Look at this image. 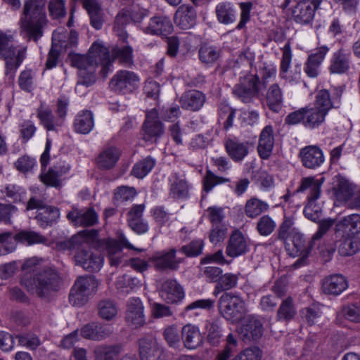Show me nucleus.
Here are the masks:
<instances>
[{
	"instance_id": "nucleus-18",
	"label": "nucleus",
	"mask_w": 360,
	"mask_h": 360,
	"mask_svg": "<svg viewBox=\"0 0 360 360\" xmlns=\"http://www.w3.org/2000/svg\"><path fill=\"white\" fill-rule=\"evenodd\" d=\"M302 165L310 169L319 167L325 160L322 150L317 146L310 145L302 148L299 153Z\"/></svg>"
},
{
	"instance_id": "nucleus-12",
	"label": "nucleus",
	"mask_w": 360,
	"mask_h": 360,
	"mask_svg": "<svg viewBox=\"0 0 360 360\" xmlns=\"http://www.w3.org/2000/svg\"><path fill=\"white\" fill-rule=\"evenodd\" d=\"M139 355L141 360H165L164 349L157 340L148 336L139 340Z\"/></svg>"
},
{
	"instance_id": "nucleus-36",
	"label": "nucleus",
	"mask_w": 360,
	"mask_h": 360,
	"mask_svg": "<svg viewBox=\"0 0 360 360\" xmlns=\"http://www.w3.org/2000/svg\"><path fill=\"white\" fill-rule=\"evenodd\" d=\"M120 151L116 147H107L104 148L97 158L96 162L99 168L110 169L112 168L118 161Z\"/></svg>"
},
{
	"instance_id": "nucleus-8",
	"label": "nucleus",
	"mask_w": 360,
	"mask_h": 360,
	"mask_svg": "<svg viewBox=\"0 0 360 360\" xmlns=\"http://www.w3.org/2000/svg\"><path fill=\"white\" fill-rule=\"evenodd\" d=\"M265 89V82H261L257 75L247 73L240 77L238 83L234 86L232 91L242 102L248 103L254 98L259 97Z\"/></svg>"
},
{
	"instance_id": "nucleus-3",
	"label": "nucleus",
	"mask_w": 360,
	"mask_h": 360,
	"mask_svg": "<svg viewBox=\"0 0 360 360\" xmlns=\"http://www.w3.org/2000/svg\"><path fill=\"white\" fill-rule=\"evenodd\" d=\"M60 276L56 269L44 267L40 271L25 273L21 278V285L32 295L44 298L60 288Z\"/></svg>"
},
{
	"instance_id": "nucleus-24",
	"label": "nucleus",
	"mask_w": 360,
	"mask_h": 360,
	"mask_svg": "<svg viewBox=\"0 0 360 360\" xmlns=\"http://www.w3.org/2000/svg\"><path fill=\"white\" fill-rule=\"evenodd\" d=\"M141 29L148 34L167 35L172 32L173 25L169 18L161 15L151 18L148 25Z\"/></svg>"
},
{
	"instance_id": "nucleus-1",
	"label": "nucleus",
	"mask_w": 360,
	"mask_h": 360,
	"mask_svg": "<svg viewBox=\"0 0 360 360\" xmlns=\"http://www.w3.org/2000/svg\"><path fill=\"white\" fill-rule=\"evenodd\" d=\"M71 65L78 69L79 80L77 86L92 85L96 79V69L101 66V75L106 77L111 71L110 52L101 41L94 42L86 55L70 53L69 54Z\"/></svg>"
},
{
	"instance_id": "nucleus-28",
	"label": "nucleus",
	"mask_w": 360,
	"mask_h": 360,
	"mask_svg": "<svg viewBox=\"0 0 360 360\" xmlns=\"http://www.w3.org/2000/svg\"><path fill=\"white\" fill-rule=\"evenodd\" d=\"M205 101V94L194 89L185 91L179 100L182 108L193 112L200 110Z\"/></svg>"
},
{
	"instance_id": "nucleus-49",
	"label": "nucleus",
	"mask_w": 360,
	"mask_h": 360,
	"mask_svg": "<svg viewBox=\"0 0 360 360\" xmlns=\"http://www.w3.org/2000/svg\"><path fill=\"white\" fill-rule=\"evenodd\" d=\"M97 309L100 318L108 321L113 320L118 311L115 302L109 299L101 300L97 304Z\"/></svg>"
},
{
	"instance_id": "nucleus-11",
	"label": "nucleus",
	"mask_w": 360,
	"mask_h": 360,
	"mask_svg": "<svg viewBox=\"0 0 360 360\" xmlns=\"http://www.w3.org/2000/svg\"><path fill=\"white\" fill-rule=\"evenodd\" d=\"M139 77L134 72L120 70L110 81V89L117 94H128L139 87Z\"/></svg>"
},
{
	"instance_id": "nucleus-53",
	"label": "nucleus",
	"mask_w": 360,
	"mask_h": 360,
	"mask_svg": "<svg viewBox=\"0 0 360 360\" xmlns=\"http://www.w3.org/2000/svg\"><path fill=\"white\" fill-rule=\"evenodd\" d=\"M155 165V159L148 156L134 165L131 174L138 179H143L152 170Z\"/></svg>"
},
{
	"instance_id": "nucleus-22",
	"label": "nucleus",
	"mask_w": 360,
	"mask_h": 360,
	"mask_svg": "<svg viewBox=\"0 0 360 360\" xmlns=\"http://www.w3.org/2000/svg\"><path fill=\"white\" fill-rule=\"evenodd\" d=\"M125 319L127 323L134 328L145 323L143 306L139 297H132L128 300Z\"/></svg>"
},
{
	"instance_id": "nucleus-39",
	"label": "nucleus",
	"mask_w": 360,
	"mask_h": 360,
	"mask_svg": "<svg viewBox=\"0 0 360 360\" xmlns=\"http://www.w3.org/2000/svg\"><path fill=\"white\" fill-rule=\"evenodd\" d=\"M297 314V309L291 297L283 300L278 307L276 320L281 322H289L294 319Z\"/></svg>"
},
{
	"instance_id": "nucleus-59",
	"label": "nucleus",
	"mask_w": 360,
	"mask_h": 360,
	"mask_svg": "<svg viewBox=\"0 0 360 360\" xmlns=\"http://www.w3.org/2000/svg\"><path fill=\"white\" fill-rule=\"evenodd\" d=\"M48 10L52 19L58 20L66 15L65 0H50L48 4Z\"/></svg>"
},
{
	"instance_id": "nucleus-38",
	"label": "nucleus",
	"mask_w": 360,
	"mask_h": 360,
	"mask_svg": "<svg viewBox=\"0 0 360 360\" xmlns=\"http://www.w3.org/2000/svg\"><path fill=\"white\" fill-rule=\"evenodd\" d=\"M37 117L40 121V124L47 131H57L58 128L63 124L61 118L55 117L52 110L48 108H39L37 109Z\"/></svg>"
},
{
	"instance_id": "nucleus-9",
	"label": "nucleus",
	"mask_w": 360,
	"mask_h": 360,
	"mask_svg": "<svg viewBox=\"0 0 360 360\" xmlns=\"http://www.w3.org/2000/svg\"><path fill=\"white\" fill-rule=\"evenodd\" d=\"M0 54L6 60V74L13 76L15 70L20 66L25 58L24 50H16L13 37L0 32Z\"/></svg>"
},
{
	"instance_id": "nucleus-41",
	"label": "nucleus",
	"mask_w": 360,
	"mask_h": 360,
	"mask_svg": "<svg viewBox=\"0 0 360 360\" xmlns=\"http://www.w3.org/2000/svg\"><path fill=\"white\" fill-rule=\"evenodd\" d=\"M305 192L308 193L307 200L319 199L321 195V184L313 176L302 178L296 193Z\"/></svg>"
},
{
	"instance_id": "nucleus-16",
	"label": "nucleus",
	"mask_w": 360,
	"mask_h": 360,
	"mask_svg": "<svg viewBox=\"0 0 360 360\" xmlns=\"http://www.w3.org/2000/svg\"><path fill=\"white\" fill-rule=\"evenodd\" d=\"M112 333V326L96 322L87 323L80 330L82 337L93 341L104 340L110 337Z\"/></svg>"
},
{
	"instance_id": "nucleus-46",
	"label": "nucleus",
	"mask_w": 360,
	"mask_h": 360,
	"mask_svg": "<svg viewBox=\"0 0 360 360\" xmlns=\"http://www.w3.org/2000/svg\"><path fill=\"white\" fill-rule=\"evenodd\" d=\"M269 210V205L267 202L256 198H252L247 200L244 207V212L248 218L255 219Z\"/></svg>"
},
{
	"instance_id": "nucleus-60",
	"label": "nucleus",
	"mask_w": 360,
	"mask_h": 360,
	"mask_svg": "<svg viewBox=\"0 0 360 360\" xmlns=\"http://www.w3.org/2000/svg\"><path fill=\"white\" fill-rule=\"evenodd\" d=\"M226 346L224 349L217 354L216 360H229L233 354L236 352L238 347L236 338L232 333H230L226 337Z\"/></svg>"
},
{
	"instance_id": "nucleus-31",
	"label": "nucleus",
	"mask_w": 360,
	"mask_h": 360,
	"mask_svg": "<svg viewBox=\"0 0 360 360\" xmlns=\"http://www.w3.org/2000/svg\"><path fill=\"white\" fill-rule=\"evenodd\" d=\"M318 7L310 1L301 0L297 3L292 12L295 22L300 24L311 22Z\"/></svg>"
},
{
	"instance_id": "nucleus-54",
	"label": "nucleus",
	"mask_w": 360,
	"mask_h": 360,
	"mask_svg": "<svg viewBox=\"0 0 360 360\" xmlns=\"http://www.w3.org/2000/svg\"><path fill=\"white\" fill-rule=\"evenodd\" d=\"M312 106L321 110L328 115V112L333 108L330 93L326 89H321L315 96Z\"/></svg>"
},
{
	"instance_id": "nucleus-58",
	"label": "nucleus",
	"mask_w": 360,
	"mask_h": 360,
	"mask_svg": "<svg viewBox=\"0 0 360 360\" xmlns=\"http://www.w3.org/2000/svg\"><path fill=\"white\" fill-rule=\"evenodd\" d=\"M317 200H307V204L304 208V216L313 221L320 220L322 216V206L316 202Z\"/></svg>"
},
{
	"instance_id": "nucleus-20",
	"label": "nucleus",
	"mask_w": 360,
	"mask_h": 360,
	"mask_svg": "<svg viewBox=\"0 0 360 360\" xmlns=\"http://www.w3.org/2000/svg\"><path fill=\"white\" fill-rule=\"evenodd\" d=\"M249 251L248 239L239 230H234L228 240L226 248L227 256L235 258L246 254Z\"/></svg>"
},
{
	"instance_id": "nucleus-35",
	"label": "nucleus",
	"mask_w": 360,
	"mask_h": 360,
	"mask_svg": "<svg viewBox=\"0 0 360 360\" xmlns=\"http://www.w3.org/2000/svg\"><path fill=\"white\" fill-rule=\"evenodd\" d=\"M181 336L184 346L189 349H194L202 342V337L199 328L191 324L182 328Z\"/></svg>"
},
{
	"instance_id": "nucleus-27",
	"label": "nucleus",
	"mask_w": 360,
	"mask_h": 360,
	"mask_svg": "<svg viewBox=\"0 0 360 360\" xmlns=\"http://www.w3.org/2000/svg\"><path fill=\"white\" fill-rule=\"evenodd\" d=\"M13 236L11 232H4L0 233V244L7 243L12 240ZM13 239L22 243L33 245L35 243H44L46 238L41 234L32 231H21L13 236Z\"/></svg>"
},
{
	"instance_id": "nucleus-26",
	"label": "nucleus",
	"mask_w": 360,
	"mask_h": 360,
	"mask_svg": "<svg viewBox=\"0 0 360 360\" xmlns=\"http://www.w3.org/2000/svg\"><path fill=\"white\" fill-rule=\"evenodd\" d=\"M197 14L195 8L190 5L183 4L176 10L174 22L181 30H188L195 26Z\"/></svg>"
},
{
	"instance_id": "nucleus-42",
	"label": "nucleus",
	"mask_w": 360,
	"mask_h": 360,
	"mask_svg": "<svg viewBox=\"0 0 360 360\" xmlns=\"http://www.w3.org/2000/svg\"><path fill=\"white\" fill-rule=\"evenodd\" d=\"M94 126L93 113L89 110H84L78 113L74 122V127L76 132L86 134H89Z\"/></svg>"
},
{
	"instance_id": "nucleus-21",
	"label": "nucleus",
	"mask_w": 360,
	"mask_h": 360,
	"mask_svg": "<svg viewBox=\"0 0 360 360\" xmlns=\"http://www.w3.org/2000/svg\"><path fill=\"white\" fill-rule=\"evenodd\" d=\"M329 51L327 46H321L309 55L304 67V71L310 78L317 77L320 73V67Z\"/></svg>"
},
{
	"instance_id": "nucleus-50",
	"label": "nucleus",
	"mask_w": 360,
	"mask_h": 360,
	"mask_svg": "<svg viewBox=\"0 0 360 360\" xmlns=\"http://www.w3.org/2000/svg\"><path fill=\"white\" fill-rule=\"evenodd\" d=\"M238 276L232 273H226L220 276L214 289L213 295L217 296L220 292L229 290L236 287Z\"/></svg>"
},
{
	"instance_id": "nucleus-2",
	"label": "nucleus",
	"mask_w": 360,
	"mask_h": 360,
	"mask_svg": "<svg viewBox=\"0 0 360 360\" xmlns=\"http://www.w3.org/2000/svg\"><path fill=\"white\" fill-rule=\"evenodd\" d=\"M46 0H25L20 20L22 32L28 40L37 42L47 22Z\"/></svg>"
},
{
	"instance_id": "nucleus-4",
	"label": "nucleus",
	"mask_w": 360,
	"mask_h": 360,
	"mask_svg": "<svg viewBox=\"0 0 360 360\" xmlns=\"http://www.w3.org/2000/svg\"><path fill=\"white\" fill-rule=\"evenodd\" d=\"M97 236L98 231L95 229L84 231L64 242V246L67 249H77L75 255L76 264L91 272L98 271L101 269L103 258L100 253H94L82 246L84 238L94 239Z\"/></svg>"
},
{
	"instance_id": "nucleus-37",
	"label": "nucleus",
	"mask_w": 360,
	"mask_h": 360,
	"mask_svg": "<svg viewBox=\"0 0 360 360\" xmlns=\"http://www.w3.org/2000/svg\"><path fill=\"white\" fill-rule=\"evenodd\" d=\"M228 155L235 162L242 161L249 153L248 143L235 139H228L225 143Z\"/></svg>"
},
{
	"instance_id": "nucleus-61",
	"label": "nucleus",
	"mask_w": 360,
	"mask_h": 360,
	"mask_svg": "<svg viewBox=\"0 0 360 360\" xmlns=\"http://www.w3.org/2000/svg\"><path fill=\"white\" fill-rule=\"evenodd\" d=\"M359 248V242L354 238H347L341 241L338 247L340 255L347 257L354 255Z\"/></svg>"
},
{
	"instance_id": "nucleus-57",
	"label": "nucleus",
	"mask_w": 360,
	"mask_h": 360,
	"mask_svg": "<svg viewBox=\"0 0 360 360\" xmlns=\"http://www.w3.org/2000/svg\"><path fill=\"white\" fill-rule=\"evenodd\" d=\"M276 226V223L272 217L265 214L258 219L256 230L260 236H268L274 231Z\"/></svg>"
},
{
	"instance_id": "nucleus-52",
	"label": "nucleus",
	"mask_w": 360,
	"mask_h": 360,
	"mask_svg": "<svg viewBox=\"0 0 360 360\" xmlns=\"http://www.w3.org/2000/svg\"><path fill=\"white\" fill-rule=\"evenodd\" d=\"M98 282L94 277L79 276L72 288L91 296L96 290Z\"/></svg>"
},
{
	"instance_id": "nucleus-48",
	"label": "nucleus",
	"mask_w": 360,
	"mask_h": 360,
	"mask_svg": "<svg viewBox=\"0 0 360 360\" xmlns=\"http://www.w3.org/2000/svg\"><path fill=\"white\" fill-rule=\"evenodd\" d=\"M59 216V210L56 207L46 205L41 210L37 211L36 219L40 226L45 228L56 222Z\"/></svg>"
},
{
	"instance_id": "nucleus-63",
	"label": "nucleus",
	"mask_w": 360,
	"mask_h": 360,
	"mask_svg": "<svg viewBox=\"0 0 360 360\" xmlns=\"http://www.w3.org/2000/svg\"><path fill=\"white\" fill-rule=\"evenodd\" d=\"M203 247L204 243L202 240H193L189 244L183 245L179 251L188 257H198L202 254Z\"/></svg>"
},
{
	"instance_id": "nucleus-14",
	"label": "nucleus",
	"mask_w": 360,
	"mask_h": 360,
	"mask_svg": "<svg viewBox=\"0 0 360 360\" xmlns=\"http://www.w3.org/2000/svg\"><path fill=\"white\" fill-rule=\"evenodd\" d=\"M238 335L245 342L257 341L263 335V326L255 316H248L238 329Z\"/></svg>"
},
{
	"instance_id": "nucleus-19",
	"label": "nucleus",
	"mask_w": 360,
	"mask_h": 360,
	"mask_svg": "<svg viewBox=\"0 0 360 360\" xmlns=\"http://www.w3.org/2000/svg\"><path fill=\"white\" fill-rule=\"evenodd\" d=\"M333 225L331 221L323 220L319 223V229L313 236L311 240L316 245H318L319 253L323 257L325 262L330 259L332 255L335 251V246L333 241L323 243L321 245L319 240L323 235L329 230Z\"/></svg>"
},
{
	"instance_id": "nucleus-56",
	"label": "nucleus",
	"mask_w": 360,
	"mask_h": 360,
	"mask_svg": "<svg viewBox=\"0 0 360 360\" xmlns=\"http://www.w3.org/2000/svg\"><path fill=\"white\" fill-rule=\"evenodd\" d=\"M115 285L117 290L129 292L130 290L140 287L141 282L138 278L124 274L117 278Z\"/></svg>"
},
{
	"instance_id": "nucleus-43",
	"label": "nucleus",
	"mask_w": 360,
	"mask_h": 360,
	"mask_svg": "<svg viewBox=\"0 0 360 360\" xmlns=\"http://www.w3.org/2000/svg\"><path fill=\"white\" fill-rule=\"evenodd\" d=\"M133 49L127 44L122 46L117 45L112 48L110 58L111 60V68L112 63L115 59H118L120 63L123 65H131L133 63Z\"/></svg>"
},
{
	"instance_id": "nucleus-62",
	"label": "nucleus",
	"mask_w": 360,
	"mask_h": 360,
	"mask_svg": "<svg viewBox=\"0 0 360 360\" xmlns=\"http://www.w3.org/2000/svg\"><path fill=\"white\" fill-rule=\"evenodd\" d=\"M207 331V341L212 345L216 346L222 338V329L218 321H214L206 326Z\"/></svg>"
},
{
	"instance_id": "nucleus-64",
	"label": "nucleus",
	"mask_w": 360,
	"mask_h": 360,
	"mask_svg": "<svg viewBox=\"0 0 360 360\" xmlns=\"http://www.w3.org/2000/svg\"><path fill=\"white\" fill-rule=\"evenodd\" d=\"M294 221L291 217H285L283 222L281 223L278 229V239L286 240L290 237H291L295 233H297L292 227Z\"/></svg>"
},
{
	"instance_id": "nucleus-44",
	"label": "nucleus",
	"mask_w": 360,
	"mask_h": 360,
	"mask_svg": "<svg viewBox=\"0 0 360 360\" xmlns=\"http://www.w3.org/2000/svg\"><path fill=\"white\" fill-rule=\"evenodd\" d=\"M84 7L88 11L91 25L96 30L101 29L103 20L99 4L96 0H84Z\"/></svg>"
},
{
	"instance_id": "nucleus-15",
	"label": "nucleus",
	"mask_w": 360,
	"mask_h": 360,
	"mask_svg": "<svg viewBox=\"0 0 360 360\" xmlns=\"http://www.w3.org/2000/svg\"><path fill=\"white\" fill-rule=\"evenodd\" d=\"M142 128L143 131V139L146 141H150L153 139H157L163 134V124L160 122L158 112L155 109H153L146 113Z\"/></svg>"
},
{
	"instance_id": "nucleus-55",
	"label": "nucleus",
	"mask_w": 360,
	"mask_h": 360,
	"mask_svg": "<svg viewBox=\"0 0 360 360\" xmlns=\"http://www.w3.org/2000/svg\"><path fill=\"white\" fill-rule=\"evenodd\" d=\"M198 53L200 61L210 65L217 60L220 56V49L214 46L205 44L200 46Z\"/></svg>"
},
{
	"instance_id": "nucleus-40",
	"label": "nucleus",
	"mask_w": 360,
	"mask_h": 360,
	"mask_svg": "<svg viewBox=\"0 0 360 360\" xmlns=\"http://www.w3.org/2000/svg\"><path fill=\"white\" fill-rule=\"evenodd\" d=\"M266 105L271 111L278 112L283 105L282 90L278 84H271L266 94Z\"/></svg>"
},
{
	"instance_id": "nucleus-51",
	"label": "nucleus",
	"mask_w": 360,
	"mask_h": 360,
	"mask_svg": "<svg viewBox=\"0 0 360 360\" xmlns=\"http://www.w3.org/2000/svg\"><path fill=\"white\" fill-rule=\"evenodd\" d=\"M335 195L340 201H348L354 195V187L347 179L340 177L334 188Z\"/></svg>"
},
{
	"instance_id": "nucleus-25",
	"label": "nucleus",
	"mask_w": 360,
	"mask_h": 360,
	"mask_svg": "<svg viewBox=\"0 0 360 360\" xmlns=\"http://www.w3.org/2000/svg\"><path fill=\"white\" fill-rule=\"evenodd\" d=\"M67 218L75 226H91L98 222V216L92 207L86 210L73 209L68 212Z\"/></svg>"
},
{
	"instance_id": "nucleus-45",
	"label": "nucleus",
	"mask_w": 360,
	"mask_h": 360,
	"mask_svg": "<svg viewBox=\"0 0 360 360\" xmlns=\"http://www.w3.org/2000/svg\"><path fill=\"white\" fill-rule=\"evenodd\" d=\"M216 15L218 21L224 25H229L235 22L236 11L233 6L228 2L219 4L216 7Z\"/></svg>"
},
{
	"instance_id": "nucleus-5",
	"label": "nucleus",
	"mask_w": 360,
	"mask_h": 360,
	"mask_svg": "<svg viewBox=\"0 0 360 360\" xmlns=\"http://www.w3.org/2000/svg\"><path fill=\"white\" fill-rule=\"evenodd\" d=\"M219 314L226 320L232 323H239L248 312L245 302L239 293L224 292L218 301Z\"/></svg>"
},
{
	"instance_id": "nucleus-34",
	"label": "nucleus",
	"mask_w": 360,
	"mask_h": 360,
	"mask_svg": "<svg viewBox=\"0 0 360 360\" xmlns=\"http://www.w3.org/2000/svg\"><path fill=\"white\" fill-rule=\"evenodd\" d=\"M123 351L122 344H101L94 349L95 360H118Z\"/></svg>"
},
{
	"instance_id": "nucleus-32",
	"label": "nucleus",
	"mask_w": 360,
	"mask_h": 360,
	"mask_svg": "<svg viewBox=\"0 0 360 360\" xmlns=\"http://www.w3.org/2000/svg\"><path fill=\"white\" fill-rule=\"evenodd\" d=\"M274 146V129L272 126L267 125L262 131L258 143V153L261 158L268 159Z\"/></svg>"
},
{
	"instance_id": "nucleus-30",
	"label": "nucleus",
	"mask_w": 360,
	"mask_h": 360,
	"mask_svg": "<svg viewBox=\"0 0 360 360\" xmlns=\"http://www.w3.org/2000/svg\"><path fill=\"white\" fill-rule=\"evenodd\" d=\"M169 196L174 199H186L189 196L190 185L184 176L172 174L169 178Z\"/></svg>"
},
{
	"instance_id": "nucleus-10",
	"label": "nucleus",
	"mask_w": 360,
	"mask_h": 360,
	"mask_svg": "<svg viewBox=\"0 0 360 360\" xmlns=\"http://www.w3.org/2000/svg\"><path fill=\"white\" fill-rule=\"evenodd\" d=\"M285 250L290 257H300L293 264L296 268L307 264L308 256L312 248L316 245L312 240L307 243L300 233H295L285 240Z\"/></svg>"
},
{
	"instance_id": "nucleus-6",
	"label": "nucleus",
	"mask_w": 360,
	"mask_h": 360,
	"mask_svg": "<svg viewBox=\"0 0 360 360\" xmlns=\"http://www.w3.org/2000/svg\"><path fill=\"white\" fill-rule=\"evenodd\" d=\"M327 114L311 105L301 108L289 113L285 118L288 125L302 124L306 129H316L323 125Z\"/></svg>"
},
{
	"instance_id": "nucleus-47",
	"label": "nucleus",
	"mask_w": 360,
	"mask_h": 360,
	"mask_svg": "<svg viewBox=\"0 0 360 360\" xmlns=\"http://www.w3.org/2000/svg\"><path fill=\"white\" fill-rule=\"evenodd\" d=\"M337 226L349 235H355L360 233V214H352L344 217L340 219Z\"/></svg>"
},
{
	"instance_id": "nucleus-13",
	"label": "nucleus",
	"mask_w": 360,
	"mask_h": 360,
	"mask_svg": "<svg viewBox=\"0 0 360 360\" xmlns=\"http://www.w3.org/2000/svg\"><path fill=\"white\" fill-rule=\"evenodd\" d=\"M352 66V53L343 47L333 52L330 59L328 71L331 75L347 74Z\"/></svg>"
},
{
	"instance_id": "nucleus-29",
	"label": "nucleus",
	"mask_w": 360,
	"mask_h": 360,
	"mask_svg": "<svg viewBox=\"0 0 360 360\" xmlns=\"http://www.w3.org/2000/svg\"><path fill=\"white\" fill-rule=\"evenodd\" d=\"M348 287L347 281L341 274H333L322 281L321 290L326 295H338Z\"/></svg>"
},
{
	"instance_id": "nucleus-33",
	"label": "nucleus",
	"mask_w": 360,
	"mask_h": 360,
	"mask_svg": "<svg viewBox=\"0 0 360 360\" xmlns=\"http://www.w3.org/2000/svg\"><path fill=\"white\" fill-rule=\"evenodd\" d=\"M119 243L113 242L108 245L107 252L108 257L111 266H117L121 262L122 259V248L120 245L123 247L140 251L139 249L135 248L127 239L124 234H120L118 237Z\"/></svg>"
},
{
	"instance_id": "nucleus-7",
	"label": "nucleus",
	"mask_w": 360,
	"mask_h": 360,
	"mask_svg": "<svg viewBox=\"0 0 360 360\" xmlns=\"http://www.w3.org/2000/svg\"><path fill=\"white\" fill-rule=\"evenodd\" d=\"M51 147V140L49 138H47L45 150L40 158L42 172L39 177L44 184L53 187H58L60 186L61 177L69 172L70 165L65 161H59L45 172L44 170L46 169L50 159L49 153Z\"/></svg>"
},
{
	"instance_id": "nucleus-23",
	"label": "nucleus",
	"mask_w": 360,
	"mask_h": 360,
	"mask_svg": "<svg viewBox=\"0 0 360 360\" xmlns=\"http://www.w3.org/2000/svg\"><path fill=\"white\" fill-rule=\"evenodd\" d=\"M161 298L167 303H176L184 297V291L176 280L167 279L162 282L159 289Z\"/></svg>"
},
{
	"instance_id": "nucleus-17",
	"label": "nucleus",
	"mask_w": 360,
	"mask_h": 360,
	"mask_svg": "<svg viewBox=\"0 0 360 360\" xmlns=\"http://www.w3.org/2000/svg\"><path fill=\"white\" fill-rule=\"evenodd\" d=\"M176 249L172 248L167 252L162 251L155 253L150 260L158 271L176 270L181 261L176 258Z\"/></svg>"
}]
</instances>
